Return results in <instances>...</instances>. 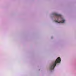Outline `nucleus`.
Segmentation results:
<instances>
[{
  "mask_svg": "<svg viewBox=\"0 0 76 76\" xmlns=\"http://www.w3.org/2000/svg\"><path fill=\"white\" fill-rule=\"evenodd\" d=\"M54 15L56 16V19L54 21L55 22H57L58 23H61L65 22V20L61 15L54 13Z\"/></svg>",
  "mask_w": 76,
  "mask_h": 76,
  "instance_id": "obj_1",
  "label": "nucleus"
},
{
  "mask_svg": "<svg viewBox=\"0 0 76 76\" xmlns=\"http://www.w3.org/2000/svg\"><path fill=\"white\" fill-rule=\"evenodd\" d=\"M60 61H61V59L60 58V57H59L56 60L53 62L52 64L50 65V70L51 71H53V70H54V68L55 67V66H56V64L57 63H60Z\"/></svg>",
  "mask_w": 76,
  "mask_h": 76,
  "instance_id": "obj_2",
  "label": "nucleus"
}]
</instances>
